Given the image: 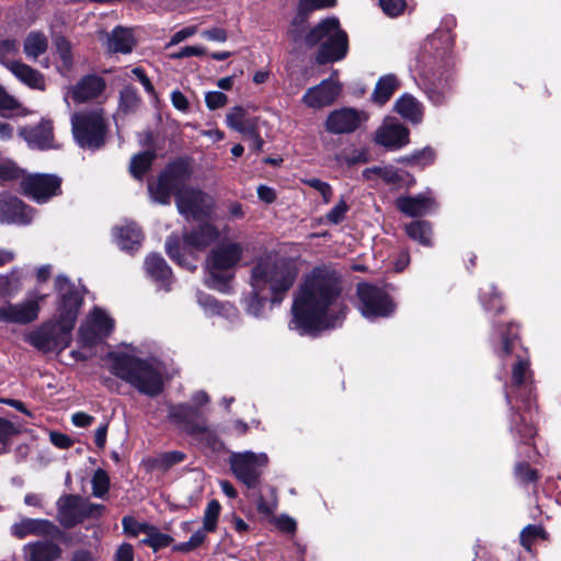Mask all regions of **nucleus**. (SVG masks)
Wrapping results in <instances>:
<instances>
[{"label": "nucleus", "mask_w": 561, "mask_h": 561, "mask_svg": "<svg viewBox=\"0 0 561 561\" xmlns=\"http://www.w3.org/2000/svg\"><path fill=\"white\" fill-rule=\"evenodd\" d=\"M61 180L51 174H33L23 178L21 187L23 193L38 203L48 201L60 191Z\"/></svg>", "instance_id": "nucleus-19"}, {"label": "nucleus", "mask_w": 561, "mask_h": 561, "mask_svg": "<svg viewBox=\"0 0 561 561\" xmlns=\"http://www.w3.org/2000/svg\"><path fill=\"white\" fill-rule=\"evenodd\" d=\"M516 478L523 482H534L538 479V472L531 469L527 463L519 462L515 467Z\"/></svg>", "instance_id": "nucleus-60"}, {"label": "nucleus", "mask_w": 561, "mask_h": 561, "mask_svg": "<svg viewBox=\"0 0 561 561\" xmlns=\"http://www.w3.org/2000/svg\"><path fill=\"white\" fill-rule=\"evenodd\" d=\"M348 209L350 207L347 203L343 198L340 199L339 203L325 215L327 222L332 225L340 224L344 219Z\"/></svg>", "instance_id": "nucleus-56"}, {"label": "nucleus", "mask_w": 561, "mask_h": 561, "mask_svg": "<svg viewBox=\"0 0 561 561\" xmlns=\"http://www.w3.org/2000/svg\"><path fill=\"white\" fill-rule=\"evenodd\" d=\"M336 0H300L298 5V13L306 15L309 12L333 7Z\"/></svg>", "instance_id": "nucleus-54"}, {"label": "nucleus", "mask_w": 561, "mask_h": 561, "mask_svg": "<svg viewBox=\"0 0 561 561\" xmlns=\"http://www.w3.org/2000/svg\"><path fill=\"white\" fill-rule=\"evenodd\" d=\"M407 234L424 247L432 245V226L428 221L416 220L405 226Z\"/></svg>", "instance_id": "nucleus-41"}, {"label": "nucleus", "mask_w": 561, "mask_h": 561, "mask_svg": "<svg viewBox=\"0 0 561 561\" xmlns=\"http://www.w3.org/2000/svg\"><path fill=\"white\" fill-rule=\"evenodd\" d=\"M113 329L114 320L103 309L95 307L80 325L79 341L85 346L95 345L107 337Z\"/></svg>", "instance_id": "nucleus-18"}, {"label": "nucleus", "mask_w": 561, "mask_h": 561, "mask_svg": "<svg viewBox=\"0 0 561 561\" xmlns=\"http://www.w3.org/2000/svg\"><path fill=\"white\" fill-rule=\"evenodd\" d=\"M92 494L95 497H103L110 488V478L105 470L98 469L92 477Z\"/></svg>", "instance_id": "nucleus-50"}, {"label": "nucleus", "mask_w": 561, "mask_h": 561, "mask_svg": "<svg viewBox=\"0 0 561 561\" xmlns=\"http://www.w3.org/2000/svg\"><path fill=\"white\" fill-rule=\"evenodd\" d=\"M20 103L0 85V114L18 110Z\"/></svg>", "instance_id": "nucleus-61"}, {"label": "nucleus", "mask_w": 561, "mask_h": 561, "mask_svg": "<svg viewBox=\"0 0 561 561\" xmlns=\"http://www.w3.org/2000/svg\"><path fill=\"white\" fill-rule=\"evenodd\" d=\"M56 519L65 528H71L88 518H99L105 506L91 503L79 495L64 494L56 503Z\"/></svg>", "instance_id": "nucleus-10"}, {"label": "nucleus", "mask_w": 561, "mask_h": 561, "mask_svg": "<svg viewBox=\"0 0 561 561\" xmlns=\"http://www.w3.org/2000/svg\"><path fill=\"white\" fill-rule=\"evenodd\" d=\"M55 283L59 293L57 320L42 324L25 336L28 344L44 353L61 352L70 345L71 331L82 305V297L67 277L59 275Z\"/></svg>", "instance_id": "nucleus-4"}, {"label": "nucleus", "mask_w": 561, "mask_h": 561, "mask_svg": "<svg viewBox=\"0 0 561 561\" xmlns=\"http://www.w3.org/2000/svg\"><path fill=\"white\" fill-rule=\"evenodd\" d=\"M480 301L488 311L499 312L503 308L501 297L491 284L480 289Z\"/></svg>", "instance_id": "nucleus-44"}, {"label": "nucleus", "mask_w": 561, "mask_h": 561, "mask_svg": "<svg viewBox=\"0 0 561 561\" xmlns=\"http://www.w3.org/2000/svg\"><path fill=\"white\" fill-rule=\"evenodd\" d=\"M310 187L317 190L323 197L324 203H329L332 197V188L329 183L312 178L306 181Z\"/></svg>", "instance_id": "nucleus-62"}, {"label": "nucleus", "mask_w": 561, "mask_h": 561, "mask_svg": "<svg viewBox=\"0 0 561 561\" xmlns=\"http://www.w3.org/2000/svg\"><path fill=\"white\" fill-rule=\"evenodd\" d=\"M168 415L171 422L196 437L205 446L213 450L220 447L221 443L216 434L206 426L205 421L197 420L199 414L195 408L188 404L171 405Z\"/></svg>", "instance_id": "nucleus-12"}, {"label": "nucleus", "mask_w": 561, "mask_h": 561, "mask_svg": "<svg viewBox=\"0 0 561 561\" xmlns=\"http://www.w3.org/2000/svg\"><path fill=\"white\" fill-rule=\"evenodd\" d=\"M55 44L62 68L69 71L73 64L70 43L65 37H57Z\"/></svg>", "instance_id": "nucleus-53"}, {"label": "nucleus", "mask_w": 561, "mask_h": 561, "mask_svg": "<svg viewBox=\"0 0 561 561\" xmlns=\"http://www.w3.org/2000/svg\"><path fill=\"white\" fill-rule=\"evenodd\" d=\"M18 433L19 430L12 422L0 417V454L9 450L10 439Z\"/></svg>", "instance_id": "nucleus-51"}, {"label": "nucleus", "mask_w": 561, "mask_h": 561, "mask_svg": "<svg viewBox=\"0 0 561 561\" xmlns=\"http://www.w3.org/2000/svg\"><path fill=\"white\" fill-rule=\"evenodd\" d=\"M72 134L77 144L84 149H99L104 144L105 123L102 110L75 113L71 116Z\"/></svg>", "instance_id": "nucleus-9"}, {"label": "nucleus", "mask_w": 561, "mask_h": 561, "mask_svg": "<svg viewBox=\"0 0 561 561\" xmlns=\"http://www.w3.org/2000/svg\"><path fill=\"white\" fill-rule=\"evenodd\" d=\"M454 45V36L449 30H437L427 37L425 49L430 46L435 58L444 59Z\"/></svg>", "instance_id": "nucleus-38"}, {"label": "nucleus", "mask_w": 561, "mask_h": 561, "mask_svg": "<svg viewBox=\"0 0 561 561\" xmlns=\"http://www.w3.org/2000/svg\"><path fill=\"white\" fill-rule=\"evenodd\" d=\"M393 108L401 117L413 124H420L423 119L422 103L409 93L401 95L396 101Z\"/></svg>", "instance_id": "nucleus-30"}, {"label": "nucleus", "mask_w": 561, "mask_h": 561, "mask_svg": "<svg viewBox=\"0 0 561 561\" xmlns=\"http://www.w3.org/2000/svg\"><path fill=\"white\" fill-rule=\"evenodd\" d=\"M537 538L547 539V533L541 526L528 525L520 531V545L528 551Z\"/></svg>", "instance_id": "nucleus-49"}, {"label": "nucleus", "mask_w": 561, "mask_h": 561, "mask_svg": "<svg viewBox=\"0 0 561 561\" xmlns=\"http://www.w3.org/2000/svg\"><path fill=\"white\" fill-rule=\"evenodd\" d=\"M357 297L358 309L362 316L369 321L390 317L396 310V305L390 296L377 286L367 283L358 284Z\"/></svg>", "instance_id": "nucleus-14"}, {"label": "nucleus", "mask_w": 561, "mask_h": 561, "mask_svg": "<svg viewBox=\"0 0 561 561\" xmlns=\"http://www.w3.org/2000/svg\"><path fill=\"white\" fill-rule=\"evenodd\" d=\"M137 89L133 87H125L121 91L118 111L123 114L135 112L138 107Z\"/></svg>", "instance_id": "nucleus-46"}, {"label": "nucleus", "mask_w": 561, "mask_h": 561, "mask_svg": "<svg viewBox=\"0 0 561 561\" xmlns=\"http://www.w3.org/2000/svg\"><path fill=\"white\" fill-rule=\"evenodd\" d=\"M19 134L32 148L49 149L54 147L53 126L49 121H42L35 127H24Z\"/></svg>", "instance_id": "nucleus-28"}, {"label": "nucleus", "mask_w": 561, "mask_h": 561, "mask_svg": "<svg viewBox=\"0 0 561 561\" xmlns=\"http://www.w3.org/2000/svg\"><path fill=\"white\" fill-rule=\"evenodd\" d=\"M342 85L333 76L309 88L301 102L309 108L320 110L332 105L341 94Z\"/></svg>", "instance_id": "nucleus-20"}, {"label": "nucleus", "mask_w": 561, "mask_h": 561, "mask_svg": "<svg viewBox=\"0 0 561 561\" xmlns=\"http://www.w3.org/2000/svg\"><path fill=\"white\" fill-rule=\"evenodd\" d=\"M23 273L20 267H13L10 272L0 275V297L13 298L23 287Z\"/></svg>", "instance_id": "nucleus-39"}, {"label": "nucleus", "mask_w": 561, "mask_h": 561, "mask_svg": "<svg viewBox=\"0 0 561 561\" xmlns=\"http://www.w3.org/2000/svg\"><path fill=\"white\" fill-rule=\"evenodd\" d=\"M226 124L230 129L244 135L257 125V119L250 117L247 110L238 105L227 112Z\"/></svg>", "instance_id": "nucleus-35"}, {"label": "nucleus", "mask_w": 561, "mask_h": 561, "mask_svg": "<svg viewBox=\"0 0 561 561\" xmlns=\"http://www.w3.org/2000/svg\"><path fill=\"white\" fill-rule=\"evenodd\" d=\"M107 360L114 376L140 390V358L136 347L122 345L107 354Z\"/></svg>", "instance_id": "nucleus-15"}, {"label": "nucleus", "mask_w": 561, "mask_h": 561, "mask_svg": "<svg viewBox=\"0 0 561 561\" xmlns=\"http://www.w3.org/2000/svg\"><path fill=\"white\" fill-rule=\"evenodd\" d=\"M398 209L409 217H422L434 213L438 205L431 191L414 196L397 198Z\"/></svg>", "instance_id": "nucleus-23"}, {"label": "nucleus", "mask_w": 561, "mask_h": 561, "mask_svg": "<svg viewBox=\"0 0 561 561\" xmlns=\"http://www.w3.org/2000/svg\"><path fill=\"white\" fill-rule=\"evenodd\" d=\"M197 302L207 317L220 316L232 319L237 309L229 302H219L215 297L205 293H197Z\"/></svg>", "instance_id": "nucleus-32"}, {"label": "nucleus", "mask_w": 561, "mask_h": 561, "mask_svg": "<svg viewBox=\"0 0 561 561\" xmlns=\"http://www.w3.org/2000/svg\"><path fill=\"white\" fill-rule=\"evenodd\" d=\"M376 174L380 176L388 184H399L403 180V172L396 169L392 165L388 167H374L369 169H365L363 171V176L366 180H371L373 175Z\"/></svg>", "instance_id": "nucleus-42"}, {"label": "nucleus", "mask_w": 561, "mask_h": 561, "mask_svg": "<svg viewBox=\"0 0 561 561\" xmlns=\"http://www.w3.org/2000/svg\"><path fill=\"white\" fill-rule=\"evenodd\" d=\"M202 37L210 42L225 43L228 39V33L222 27H213L201 33Z\"/></svg>", "instance_id": "nucleus-64"}, {"label": "nucleus", "mask_w": 561, "mask_h": 561, "mask_svg": "<svg viewBox=\"0 0 561 561\" xmlns=\"http://www.w3.org/2000/svg\"><path fill=\"white\" fill-rule=\"evenodd\" d=\"M48 48L47 36L38 31L30 32L23 42V51L31 60H36Z\"/></svg>", "instance_id": "nucleus-40"}, {"label": "nucleus", "mask_w": 561, "mask_h": 561, "mask_svg": "<svg viewBox=\"0 0 561 561\" xmlns=\"http://www.w3.org/2000/svg\"><path fill=\"white\" fill-rule=\"evenodd\" d=\"M192 173L191 159L179 158L170 162L160 173L158 180L148 184L151 198L160 204H169L172 194L178 198L180 191L192 188L186 186Z\"/></svg>", "instance_id": "nucleus-7"}, {"label": "nucleus", "mask_w": 561, "mask_h": 561, "mask_svg": "<svg viewBox=\"0 0 561 561\" xmlns=\"http://www.w3.org/2000/svg\"><path fill=\"white\" fill-rule=\"evenodd\" d=\"M302 41L308 48L318 47L314 57L318 65L341 61L348 53V36L334 16L323 19L309 28Z\"/></svg>", "instance_id": "nucleus-5"}, {"label": "nucleus", "mask_w": 561, "mask_h": 561, "mask_svg": "<svg viewBox=\"0 0 561 561\" xmlns=\"http://www.w3.org/2000/svg\"><path fill=\"white\" fill-rule=\"evenodd\" d=\"M242 253L243 247L238 242H222L213 249L207 257L206 285L219 291H226L231 278L228 272L238 264Z\"/></svg>", "instance_id": "nucleus-8"}, {"label": "nucleus", "mask_w": 561, "mask_h": 561, "mask_svg": "<svg viewBox=\"0 0 561 561\" xmlns=\"http://www.w3.org/2000/svg\"><path fill=\"white\" fill-rule=\"evenodd\" d=\"M142 543L150 546L154 551L169 546L172 541L171 536L160 533L152 526L142 524Z\"/></svg>", "instance_id": "nucleus-43"}, {"label": "nucleus", "mask_w": 561, "mask_h": 561, "mask_svg": "<svg viewBox=\"0 0 561 561\" xmlns=\"http://www.w3.org/2000/svg\"><path fill=\"white\" fill-rule=\"evenodd\" d=\"M409 129L396 118L388 117L377 129L375 141L389 149L398 150L409 144Z\"/></svg>", "instance_id": "nucleus-22"}, {"label": "nucleus", "mask_w": 561, "mask_h": 561, "mask_svg": "<svg viewBox=\"0 0 561 561\" xmlns=\"http://www.w3.org/2000/svg\"><path fill=\"white\" fill-rule=\"evenodd\" d=\"M221 506L218 501L211 500L208 502L204 516H203V527L209 533H213L217 528L218 518L220 515Z\"/></svg>", "instance_id": "nucleus-47"}, {"label": "nucleus", "mask_w": 561, "mask_h": 561, "mask_svg": "<svg viewBox=\"0 0 561 561\" xmlns=\"http://www.w3.org/2000/svg\"><path fill=\"white\" fill-rule=\"evenodd\" d=\"M399 87L400 80L396 75H383L377 80L370 95V101L376 105L382 106L391 99Z\"/></svg>", "instance_id": "nucleus-31"}, {"label": "nucleus", "mask_w": 561, "mask_h": 561, "mask_svg": "<svg viewBox=\"0 0 561 561\" xmlns=\"http://www.w3.org/2000/svg\"><path fill=\"white\" fill-rule=\"evenodd\" d=\"M346 310L339 278L330 271L316 268L295 295L289 328L300 335H317L341 327Z\"/></svg>", "instance_id": "nucleus-1"}, {"label": "nucleus", "mask_w": 561, "mask_h": 561, "mask_svg": "<svg viewBox=\"0 0 561 561\" xmlns=\"http://www.w3.org/2000/svg\"><path fill=\"white\" fill-rule=\"evenodd\" d=\"M147 273L163 287L165 290L170 289L172 280V272L163 257L156 254H150L146 259Z\"/></svg>", "instance_id": "nucleus-34"}, {"label": "nucleus", "mask_w": 561, "mask_h": 561, "mask_svg": "<svg viewBox=\"0 0 561 561\" xmlns=\"http://www.w3.org/2000/svg\"><path fill=\"white\" fill-rule=\"evenodd\" d=\"M105 89V81L96 75H88L81 78L70 91L71 98L77 103H82L98 98Z\"/></svg>", "instance_id": "nucleus-26"}, {"label": "nucleus", "mask_w": 561, "mask_h": 561, "mask_svg": "<svg viewBox=\"0 0 561 561\" xmlns=\"http://www.w3.org/2000/svg\"><path fill=\"white\" fill-rule=\"evenodd\" d=\"M24 174L23 170L18 168L15 163L11 161H5L0 163V182L1 183H9L16 180L21 181L23 180Z\"/></svg>", "instance_id": "nucleus-52"}, {"label": "nucleus", "mask_w": 561, "mask_h": 561, "mask_svg": "<svg viewBox=\"0 0 561 561\" xmlns=\"http://www.w3.org/2000/svg\"><path fill=\"white\" fill-rule=\"evenodd\" d=\"M175 203L179 213L194 221L209 218L214 207L213 198L198 188L180 191Z\"/></svg>", "instance_id": "nucleus-17"}, {"label": "nucleus", "mask_w": 561, "mask_h": 561, "mask_svg": "<svg viewBox=\"0 0 561 561\" xmlns=\"http://www.w3.org/2000/svg\"><path fill=\"white\" fill-rule=\"evenodd\" d=\"M33 209L12 196H0V221L2 224L28 225Z\"/></svg>", "instance_id": "nucleus-24"}, {"label": "nucleus", "mask_w": 561, "mask_h": 561, "mask_svg": "<svg viewBox=\"0 0 561 561\" xmlns=\"http://www.w3.org/2000/svg\"><path fill=\"white\" fill-rule=\"evenodd\" d=\"M208 533L209 531L206 529L199 528L191 536L187 541L174 545L173 550L181 553L192 552L204 543Z\"/></svg>", "instance_id": "nucleus-48"}, {"label": "nucleus", "mask_w": 561, "mask_h": 561, "mask_svg": "<svg viewBox=\"0 0 561 561\" xmlns=\"http://www.w3.org/2000/svg\"><path fill=\"white\" fill-rule=\"evenodd\" d=\"M170 364L157 354L142 356V394L156 397L171 379Z\"/></svg>", "instance_id": "nucleus-16"}, {"label": "nucleus", "mask_w": 561, "mask_h": 561, "mask_svg": "<svg viewBox=\"0 0 561 561\" xmlns=\"http://www.w3.org/2000/svg\"><path fill=\"white\" fill-rule=\"evenodd\" d=\"M219 238V230L211 224L201 225L198 228L183 236V244L176 236H170L165 241V251L171 260L180 266L193 271L196 268L193 250H204Z\"/></svg>", "instance_id": "nucleus-6"}, {"label": "nucleus", "mask_w": 561, "mask_h": 561, "mask_svg": "<svg viewBox=\"0 0 561 561\" xmlns=\"http://www.w3.org/2000/svg\"><path fill=\"white\" fill-rule=\"evenodd\" d=\"M5 67L12 72V75L19 79L22 83L31 89L44 91L46 89L45 77L38 70L31 66L13 60L5 64Z\"/></svg>", "instance_id": "nucleus-29"}, {"label": "nucleus", "mask_w": 561, "mask_h": 561, "mask_svg": "<svg viewBox=\"0 0 561 561\" xmlns=\"http://www.w3.org/2000/svg\"><path fill=\"white\" fill-rule=\"evenodd\" d=\"M491 342L496 355L504 359L514 354L511 382L505 386V399L511 409L510 432L516 443L529 445L536 435L533 424L535 393L527 355L518 353V331L514 323L493 329Z\"/></svg>", "instance_id": "nucleus-2"}, {"label": "nucleus", "mask_w": 561, "mask_h": 561, "mask_svg": "<svg viewBox=\"0 0 561 561\" xmlns=\"http://www.w3.org/2000/svg\"><path fill=\"white\" fill-rule=\"evenodd\" d=\"M205 103L210 111H215L228 103V96L220 91H209L205 94Z\"/></svg>", "instance_id": "nucleus-58"}, {"label": "nucleus", "mask_w": 561, "mask_h": 561, "mask_svg": "<svg viewBox=\"0 0 561 561\" xmlns=\"http://www.w3.org/2000/svg\"><path fill=\"white\" fill-rule=\"evenodd\" d=\"M379 4L388 16L396 18L400 15L405 7V0H379Z\"/></svg>", "instance_id": "nucleus-57"}, {"label": "nucleus", "mask_w": 561, "mask_h": 561, "mask_svg": "<svg viewBox=\"0 0 561 561\" xmlns=\"http://www.w3.org/2000/svg\"><path fill=\"white\" fill-rule=\"evenodd\" d=\"M46 295L31 290L18 302L5 301L0 306V323L28 325L35 322Z\"/></svg>", "instance_id": "nucleus-13"}, {"label": "nucleus", "mask_w": 561, "mask_h": 561, "mask_svg": "<svg viewBox=\"0 0 561 561\" xmlns=\"http://www.w3.org/2000/svg\"><path fill=\"white\" fill-rule=\"evenodd\" d=\"M423 76V87L428 100L436 106L444 104L449 91V76H444L443 73L437 75L430 70L424 71Z\"/></svg>", "instance_id": "nucleus-27"}, {"label": "nucleus", "mask_w": 561, "mask_h": 561, "mask_svg": "<svg viewBox=\"0 0 561 561\" xmlns=\"http://www.w3.org/2000/svg\"><path fill=\"white\" fill-rule=\"evenodd\" d=\"M11 531L13 536L20 539L28 535L54 537L60 533L53 522L37 518H23L12 526Z\"/></svg>", "instance_id": "nucleus-25"}, {"label": "nucleus", "mask_w": 561, "mask_h": 561, "mask_svg": "<svg viewBox=\"0 0 561 561\" xmlns=\"http://www.w3.org/2000/svg\"><path fill=\"white\" fill-rule=\"evenodd\" d=\"M19 51V43L15 39H2L0 41V62L5 66L10 56L18 54Z\"/></svg>", "instance_id": "nucleus-59"}, {"label": "nucleus", "mask_w": 561, "mask_h": 561, "mask_svg": "<svg viewBox=\"0 0 561 561\" xmlns=\"http://www.w3.org/2000/svg\"><path fill=\"white\" fill-rule=\"evenodd\" d=\"M28 561H54L60 554L59 547L51 541H38L25 547Z\"/></svg>", "instance_id": "nucleus-37"}, {"label": "nucleus", "mask_w": 561, "mask_h": 561, "mask_svg": "<svg viewBox=\"0 0 561 561\" xmlns=\"http://www.w3.org/2000/svg\"><path fill=\"white\" fill-rule=\"evenodd\" d=\"M435 158L436 152L432 147H425L412 153V159H414V165H417L420 168L431 165L435 161Z\"/></svg>", "instance_id": "nucleus-55"}, {"label": "nucleus", "mask_w": 561, "mask_h": 561, "mask_svg": "<svg viewBox=\"0 0 561 561\" xmlns=\"http://www.w3.org/2000/svg\"><path fill=\"white\" fill-rule=\"evenodd\" d=\"M234 477L248 489H255L260 482L264 469L268 466L267 454L252 450L232 451L228 459Z\"/></svg>", "instance_id": "nucleus-11"}, {"label": "nucleus", "mask_w": 561, "mask_h": 561, "mask_svg": "<svg viewBox=\"0 0 561 561\" xmlns=\"http://www.w3.org/2000/svg\"><path fill=\"white\" fill-rule=\"evenodd\" d=\"M206 54V49L203 46H185L176 53L170 55L172 59H182L191 56H203Z\"/></svg>", "instance_id": "nucleus-63"}, {"label": "nucleus", "mask_w": 561, "mask_h": 561, "mask_svg": "<svg viewBox=\"0 0 561 561\" xmlns=\"http://www.w3.org/2000/svg\"><path fill=\"white\" fill-rule=\"evenodd\" d=\"M113 236L116 244L125 252L134 254L139 248V236L136 230V224L133 222L127 226L115 227Z\"/></svg>", "instance_id": "nucleus-36"}, {"label": "nucleus", "mask_w": 561, "mask_h": 561, "mask_svg": "<svg viewBox=\"0 0 561 561\" xmlns=\"http://www.w3.org/2000/svg\"><path fill=\"white\" fill-rule=\"evenodd\" d=\"M136 45L133 31L117 26L107 35V50L111 53L128 54Z\"/></svg>", "instance_id": "nucleus-33"}, {"label": "nucleus", "mask_w": 561, "mask_h": 561, "mask_svg": "<svg viewBox=\"0 0 561 561\" xmlns=\"http://www.w3.org/2000/svg\"><path fill=\"white\" fill-rule=\"evenodd\" d=\"M184 458L185 455L182 451H168L154 458L153 460L148 461L147 466L165 471L173 465L182 462Z\"/></svg>", "instance_id": "nucleus-45"}, {"label": "nucleus", "mask_w": 561, "mask_h": 561, "mask_svg": "<svg viewBox=\"0 0 561 561\" xmlns=\"http://www.w3.org/2000/svg\"><path fill=\"white\" fill-rule=\"evenodd\" d=\"M297 277L295 267L285 259L267 255L252 267L250 293L243 297L245 312L254 318H263L267 307L279 305L293 287Z\"/></svg>", "instance_id": "nucleus-3"}, {"label": "nucleus", "mask_w": 561, "mask_h": 561, "mask_svg": "<svg viewBox=\"0 0 561 561\" xmlns=\"http://www.w3.org/2000/svg\"><path fill=\"white\" fill-rule=\"evenodd\" d=\"M367 119L368 115L364 111H359L353 107H342L332 111L328 115L325 127L327 130L331 134H351Z\"/></svg>", "instance_id": "nucleus-21"}]
</instances>
